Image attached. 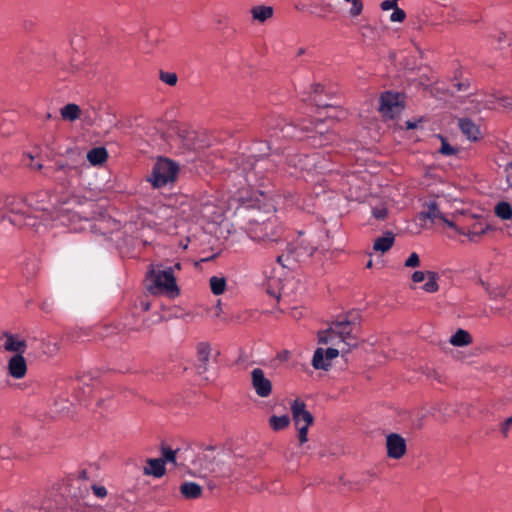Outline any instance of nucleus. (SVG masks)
Masks as SVG:
<instances>
[{
    "label": "nucleus",
    "instance_id": "obj_26",
    "mask_svg": "<svg viewBox=\"0 0 512 512\" xmlns=\"http://www.w3.org/2000/svg\"><path fill=\"white\" fill-rule=\"evenodd\" d=\"M181 494L187 499H197L201 496L202 488L194 482H185L180 487Z\"/></svg>",
    "mask_w": 512,
    "mask_h": 512
},
{
    "label": "nucleus",
    "instance_id": "obj_34",
    "mask_svg": "<svg viewBox=\"0 0 512 512\" xmlns=\"http://www.w3.org/2000/svg\"><path fill=\"white\" fill-rule=\"evenodd\" d=\"M351 4L349 14L351 17H358L363 11V3L361 0H344Z\"/></svg>",
    "mask_w": 512,
    "mask_h": 512
},
{
    "label": "nucleus",
    "instance_id": "obj_15",
    "mask_svg": "<svg viewBox=\"0 0 512 512\" xmlns=\"http://www.w3.org/2000/svg\"><path fill=\"white\" fill-rule=\"evenodd\" d=\"M3 348L15 355H23L26 352L27 344L19 335L5 332L3 333Z\"/></svg>",
    "mask_w": 512,
    "mask_h": 512
},
{
    "label": "nucleus",
    "instance_id": "obj_28",
    "mask_svg": "<svg viewBox=\"0 0 512 512\" xmlns=\"http://www.w3.org/2000/svg\"><path fill=\"white\" fill-rule=\"evenodd\" d=\"M494 212L502 220H510L512 218V206L506 201L497 203Z\"/></svg>",
    "mask_w": 512,
    "mask_h": 512
},
{
    "label": "nucleus",
    "instance_id": "obj_36",
    "mask_svg": "<svg viewBox=\"0 0 512 512\" xmlns=\"http://www.w3.org/2000/svg\"><path fill=\"white\" fill-rule=\"evenodd\" d=\"M58 203L60 205H66V204H69V205H80L81 204V198L77 195H74V194H71L69 196H61L59 199H58Z\"/></svg>",
    "mask_w": 512,
    "mask_h": 512
},
{
    "label": "nucleus",
    "instance_id": "obj_12",
    "mask_svg": "<svg viewBox=\"0 0 512 512\" xmlns=\"http://www.w3.org/2000/svg\"><path fill=\"white\" fill-rule=\"evenodd\" d=\"M263 287L268 295L279 300L283 289L282 270L272 268L269 272L265 271Z\"/></svg>",
    "mask_w": 512,
    "mask_h": 512
},
{
    "label": "nucleus",
    "instance_id": "obj_55",
    "mask_svg": "<svg viewBox=\"0 0 512 512\" xmlns=\"http://www.w3.org/2000/svg\"><path fill=\"white\" fill-rule=\"evenodd\" d=\"M85 395H88L91 393V388L89 386H87L86 390H84L83 392Z\"/></svg>",
    "mask_w": 512,
    "mask_h": 512
},
{
    "label": "nucleus",
    "instance_id": "obj_38",
    "mask_svg": "<svg viewBox=\"0 0 512 512\" xmlns=\"http://www.w3.org/2000/svg\"><path fill=\"white\" fill-rule=\"evenodd\" d=\"M212 208H214V206H212L208 203L204 204L203 209H202V214L204 217H207L212 221H216L217 219H219L221 217V213L215 212V211L210 212V209H212Z\"/></svg>",
    "mask_w": 512,
    "mask_h": 512
},
{
    "label": "nucleus",
    "instance_id": "obj_24",
    "mask_svg": "<svg viewBox=\"0 0 512 512\" xmlns=\"http://www.w3.org/2000/svg\"><path fill=\"white\" fill-rule=\"evenodd\" d=\"M459 127L469 140H477L480 136L479 128L469 119H460Z\"/></svg>",
    "mask_w": 512,
    "mask_h": 512
},
{
    "label": "nucleus",
    "instance_id": "obj_13",
    "mask_svg": "<svg viewBox=\"0 0 512 512\" xmlns=\"http://www.w3.org/2000/svg\"><path fill=\"white\" fill-rule=\"evenodd\" d=\"M252 387L259 397L266 398L272 392V383L265 377L264 372L260 368H255L251 372Z\"/></svg>",
    "mask_w": 512,
    "mask_h": 512
},
{
    "label": "nucleus",
    "instance_id": "obj_44",
    "mask_svg": "<svg viewBox=\"0 0 512 512\" xmlns=\"http://www.w3.org/2000/svg\"><path fill=\"white\" fill-rule=\"evenodd\" d=\"M92 491L94 495L98 498H104L107 496V489L104 486L93 485Z\"/></svg>",
    "mask_w": 512,
    "mask_h": 512
},
{
    "label": "nucleus",
    "instance_id": "obj_64",
    "mask_svg": "<svg viewBox=\"0 0 512 512\" xmlns=\"http://www.w3.org/2000/svg\"><path fill=\"white\" fill-rule=\"evenodd\" d=\"M175 267H176L177 269H180V264H179V263H177V264L175 265Z\"/></svg>",
    "mask_w": 512,
    "mask_h": 512
},
{
    "label": "nucleus",
    "instance_id": "obj_33",
    "mask_svg": "<svg viewBox=\"0 0 512 512\" xmlns=\"http://www.w3.org/2000/svg\"><path fill=\"white\" fill-rule=\"evenodd\" d=\"M73 406V402L66 399H58L55 401L56 412L62 415L69 414Z\"/></svg>",
    "mask_w": 512,
    "mask_h": 512
},
{
    "label": "nucleus",
    "instance_id": "obj_35",
    "mask_svg": "<svg viewBox=\"0 0 512 512\" xmlns=\"http://www.w3.org/2000/svg\"><path fill=\"white\" fill-rule=\"evenodd\" d=\"M488 225H485V226H480V232H475L474 229L471 230V231H463V230H460L459 231V234H462V235H465L467 236L471 241H476L478 240L483 234L486 233V231L488 230Z\"/></svg>",
    "mask_w": 512,
    "mask_h": 512
},
{
    "label": "nucleus",
    "instance_id": "obj_41",
    "mask_svg": "<svg viewBox=\"0 0 512 512\" xmlns=\"http://www.w3.org/2000/svg\"><path fill=\"white\" fill-rule=\"evenodd\" d=\"M457 150L442 138L440 153L446 156L456 154Z\"/></svg>",
    "mask_w": 512,
    "mask_h": 512
},
{
    "label": "nucleus",
    "instance_id": "obj_25",
    "mask_svg": "<svg viewBox=\"0 0 512 512\" xmlns=\"http://www.w3.org/2000/svg\"><path fill=\"white\" fill-rule=\"evenodd\" d=\"M450 344L455 347H464L472 343L470 333L464 329H458L449 340Z\"/></svg>",
    "mask_w": 512,
    "mask_h": 512
},
{
    "label": "nucleus",
    "instance_id": "obj_14",
    "mask_svg": "<svg viewBox=\"0 0 512 512\" xmlns=\"http://www.w3.org/2000/svg\"><path fill=\"white\" fill-rule=\"evenodd\" d=\"M386 449L389 458L400 459L406 453V441L401 435L391 433L386 437Z\"/></svg>",
    "mask_w": 512,
    "mask_h": 512
},
{
    "label": "nucleus",
    "instance_id": "obj_45",
    "mask_svg": "<svg viewBox=\"0 0 512 512\" xmlns=\"http://www.w3.org/2000/svg\"><path fill=\"white\" fill-rule=\"evenodd\" d=\"M495 37L498 42L499 48H503L505 46V44L509 45V43L507 41V35L505 32H498Z\"/></svg>",
    "mask_w": 512,
    "mask_h": 512
},
{
    "label": "nucleus",
    "instance_id": "obj_9",
    "mask_svg": "<svg viewBox=\"0 0 512 512\" xmlns=\"http://www.w3.org/2000/svg\"><path fill=\"white\" fill-rule=\"evenodd\" d=\"M450 206L451 202L446 196L437 195L424 203L419 218L430 219L431 221L440 220V218H443V215L448 214Z\"/></svg>",
    "mask_w": 512,
    "mask_h": 512
},
{
    "label": "nucleus",
    "instance_id": "obj_29",
    "mask_svg": "<svg viewBox=\"0 0 512 512\" xmlns=\"http://www.w3.org/2000/svg\"><path fill=\"white\" fill-rule=\"evenodd\" d=\"M269 424L274 431H280L289 426L290 418L288 415H282V416L273 415L269 419Z\"/></svg>",
    "mask_w": 512,
    "mask_h": 512
},
{
    "label": "nucleus",
    "instance_id": "obj_20",
    "mask_svg": "<svg viewBox=\"0 0 512 512\" xmlns=\"http://www.w3.org/2000/svg\"><path fill=\"white\" fill-rule=\"evenodd\" d=\"M147 467H144L145 475L160 478L165 474V461L162 459H147Z\"/></svg>",
    "mask_w": 512,
    "mask_h": 512
},
{
    "label": "nucleus",
    "instance_id": "obj_22",
    "mask_svg": "<svg viewBox=\"0 0 512 512\" xmlns=\"http://www.w3.org/2000/svg\"><path fill=\"white\" fill-rule=\"evenodd\" d=\"M394 240L395 236L392 232H385L383 236L375 239L373 249L375 251L385 253L393 246Z\"/></svg>",
    "mask_w": 512,
    "mask_h": 512
},
{
    "label": "nucleus",
    "instance_id": "obj_52",
    "mask_svg": "<svg viewBox=\"0 0 512 512\" xmlns=\"http://www.w3.org/2000/svg\"><path fill=\"white\" fill-rule=\"evenodd\" d=\"M141 307L144 311H148L150 309V304L148 302H141Z\"/></svg>",
    "mask_w": 512,
    "mask_h": 512
},
{
    "label": "nucleus",
    "instance_id": "obj_3",
    "mask_svg": "<svg viewBox=\"0 0 512 512\" xmlns=\"http://www.w3.org/2000/svg\"><path fill=\"white\" fill-rule=\"evenodd\" d=\"M47 196L46 192L30 195L27 198H21L14 195L4 196L1 194L2 211H7L13 216L9 217V221L13 225L33 226L31 223L32 213L35 211H46L48 207L39 203L35 198Z\"/></svg>",
    "mask_w": 512,
    "mask_h": 512
},
{
    "label": "nucleus",
    "instance_id": "obj_1",
    "mask_svg": "<svg viewBox=\"0 0 512 512\" xmlns=\"http://www.w3.org/2000/svg\"><path fill=\"white\" fill-rule=\"evenodd\" d=\"M356 329L357 323L347 315H340L328 323L322 331V345H329L325 351L322 349V370H329L332 360L340 354L344 357L357 346Z\"/></svg>",
    "mask_w": 512,
    "mask_h": 512
},
{
    "label": "nucleus",
    "instance_id": "obj_37",
    "mask_svg": "<svg viewBox=\"0 0 512 512\" xmlns=\"http://www.w3.org/2000/svg\"><path fill=\"white\" fill-rule=\"evenodd\" d=\"M160 79L167 85L174 86L177 83V75L173 72H160Z\"/></svg>",
    "mask_w": 512,
    "mask_h": 512
},
{
    "label": "nucleus",
    "instance_id": "obj_46",
    "mask_svg": "<svg viewBox=\"0 0 512 512\" xmlns=\"http://www.w3.org/2000/svg\"><path fill=\"white\" fill-rule=\"evenodd\" d=\"M397 1L398 0H384L381 3L380 7L384 11H388V10L394 9L397 6Z\"/></svg>",
    "mask_w": 512,
    "mask_h": 512
},
{
    "label": "nucleus",
    "instance_id": "obj_8",
    "mask_svg": "<svg viewBox=\"0 0 512 512\" xmlns=\"http://www.w3.org/2000/svg\"><path fill=\"white\" fill-rule=\"evenodd\" d=\"M178 172V165L168 159H159L152 170L149 181L156 188L163 187L173 182Z\"/></svg>",
    "mask_w": 512,
    "mask_h": 512
},
{
    "label": "nucleus",
    "instance_id": "obj_2",
    "mask_svg": "<svg viewBox=\"0 0 512 512\" xmlns=\"http://www.w3.org/2000/svg\"><path fill=\"white\" fill-rule=\"evenodd\" d=\"M240 161V165L231 176L238 180L241 187L244 184L249 187H265L270 183L277 168L275 160L269 157L250 155L241 158Z\"/></svg>",
    "mask_w": 512,
    "mask_h": 512
},
{
    "label": "nucleus",
    "instance_id": "obj_19",
    "mask_svg": "<svg viewBox=\"0 0 512 512\" xmlns=\"http://www.w3.org/2000/svg\"><path fill=\"white\" fill-rule=\"evenodd\" d=\"M252 19L258 23H264L273 17L274 9L272 6L257 5L250 10Z\"/></svg>",
    "mask_w": 512,
    "mask_h": 512
},
{
    "label": "nucleus",
    "instance_id": "obj_39",
    "mask_svg": "<svg viewBox=\"0 0 512 512\" xmlns=\"http://www.w3.org/2000/svg\"><path fill=\"white\" fill-rule=\"evenodd\" d=\"M406 18V13L403 9L396 6L393 9V13L390 15V21L391 22H403Z\"/></svg>",
    "mask_w": 512,
    "mask_h": 512
},
{
    "label": "nucleus",
    "instance_id": "obj_11",
    "mask_svg": "<svg viewBox=\"0 0 512 512\" xmlns=\"http://www.w3.org/2000/svg\"><path fill=\"white\" fill-rule=\"evenodd\" d=\"M401 95L393 92H385L380 97L379 111L386 118H394L402 111Z\"/></svg>",
    "mask_w": 512,
    "mask_h": 512
},
{
    "label": "nucleus",
    "instance_id": "obj_21",
    "mask_svg": "<svg viewBox=\"0 0 512 512\" xmlns=\"http://www.w3.org/2000/svg\"><path fill=\"white\" fill-rule=\"evenodd\" d=\"M108 152L104 147H95L87 152V160L93 166L102 165L107 161Z\"/></svg>",
    "mask_w": 512,
    "mask_h": 512
},
{
    "label": "nucleus",
    "instance_id": "obj_47",
    "mask_svg": "<svg viewBox=\"0 0 512 512\" xmlns=\"http://www.w3.org/2000/svg\"><path fill=\"white\" fill-rule=\"evenodd\" d=\"M426 277H427V272L415 271L412 274V281L415 283H420V282L424 281L426 279Z\"/></svg>",
    "mask_w": 512,
    "mask_h": 512
},
{
    "label": "nucleus",
    "instance_id": "obj_18",
    "mask_svg": "<svg viewBox=\"0 0 512 512\" xmlns=\"http://www.w3.org/2000/svg\"><path fill=\"white\" fill-rule=\"evenodd\" d=\"M484 107L487 109H508L512 111V98L509 96H489L484 103Z\"/></svg>",
    "mask_w": 512,
    "mask_h": 512
},
{
    "label": "nucleus",
    "instance_id": "obj_30",
    "mask_svg": "<svg viewBox=\"0 0 512 512\" xmlns=\"http://www.w3.org/2000/svg\"><path fill=\"white\" fill-rule=\"evenodd\" d=\"M438 274L433 271H427V281L423 285V290L427 293H435L439 289L438 285Z\"/></svg>",
    "mask_w": 512,
    "mask_h": 512
},
{
    "label": "nucleus",
    "instance_id": "obj_5",
    "mask_svg": "<svg viewBox=\"0 0 512 512\" xmlns=\"http://www.w3.org/2000/svg\"><path fill=\"white\" fill-rule=\"evenodd\" d=\"M226 458H228V455L215 453L213 448H208L205 453L194 460V465L205 475L213 474L219 477H230L232 469L227 464Z\"/></svg>",
    "mask_w": 512,
    "mask_h": 512
},
{
    "label": "nucleus",
    "instance_id": "obj_51",
    "mask_svg": "<svg viewBox=\"0 0 512 512\" xmlns=\"http://www.w3.org/2000/svg\"><path fill=\"white\" fill-rule=\"evenodd\" d=\"M440 220L443 221L448 227L454 229L457 233H459L461 230L458 229L457 226L446 217V215H443V218H440Z\"/></svg>",
    "mask_w": 512,
    "mask_h": 512
},
{
    "label": "nucleus",
    "instance_id": "obj_23",
    "mask_svg": "<svg viewBox=\"0 0 512 512\" xmlns=\"http://www.w3.org/2000/svg\"><path fill=\"white\" fill-rule=\"evenodd\" d=\"M210 357V346L207 343L197 345L198 372L203 373L207 370V364Z\"/></svg>",
    "mask_w": 512,
    "mask_h": 512
},
{
    "label": "nucleus",
    "instance_id": "obj_61",
    "mask_svg": "<svg viewBox=\"0 0 512 512\" xmlns=\"http://www.w3.org/2000/svg\"><path fill=\"white\" fill-rule=\"evenodd\" d=\"M27 156L29 157V159H30V160H31V162H32V161H33V159H34V158H33V156H32V155H30V154H28Z\"/></svg>",
    "mask_w": 512,
    "mask_h": 512
},
{
    "label": "nucleus",
    "instance_id": "obj_10",
    "mask_svg": "<svg viewBox=\"0 0 512 512\" xmlns=\"http://www.w3.org/2000/svg\"><path fill=\"white\" fill-rule=\"evenodd\" d=\"M316 250L317 245L313 244L309 240L303 239L298 244L297 248H295V250L289 249V254L287 256L279 255L277 257V262L282 266V268H291V256L296 262H305L313 256Z\"/></svg>",
    "mask_w": 512,
    "mask_h": 512
},
{
    "label": "nucleus",
    "instance_id": "obj_50",
    "mask_svg": "<svg viewBox=\"0 0 512 512\" xmlns=\"http://www.w3.org/2000/svg\"><path fill=\"white\" fill-rule=\"evenodd\" d=\"M512 427V416L508 418L501 427L502 434L506 437L508 435L509 429Z\"/></svg>",
    "mask_w": 512,
    "mask_h": 512
},
{
    "label": "nucleus",
    "instance_id": "obj_42",
    "mask_svg": "<svg viewBox=\"0 0 512 512\" xmlns=\"http://www.w3.org/2000/svg\"><path fill=\"white\" fill-rule=\"evenodd\" d=\"M387 208L385 206H377L372 210L373 216L378 220H384L387 217Z\"/></svg>",
    "mask_w": 512,
    "mask_h": 512
},
{
    "label": "nucleus",
    "instance_id": "obj_17",
    "mask_svg": "<svg viewBox=\"0 0 512 512\" xmlns=\"http://www.w3.org/2000/svg\"><path fill=\"white\" fill-rule=\"evenodd\" d=\"M8 372L14 379H21L26 375L27 364L23 355H14L8 361Z\"/></svg>",
    "mask_w": 512,
    "mask_h": 512
},
{
    "label": "nucleus",
    "instance_id": "obj_7",
    "mask_svg": "<svg viewBox=\"0 0 512 512\" xmlns=\"http://www.w3.org/2000/svg\"><path fill=\"white\" fill-rule=\"evenodd\" d=\"M290 409L295 428L298 432L297 437L299 443L300 445H303L308 441V428L312 425L314 418L306 409V404L300 399L293 400L291 402Z\"/></svg>",
    "mask_w": 512,
    "mask_h": 512
},
{
    "label": "nucleus",
    "instance_id": "obj_43",
    "mask_svg": "<svg viewBox=\"0 0 512 512\" xmlns=\"http://www.w3.org/2000/svg\"><path fill=\"white\" fill-rule=\"evenodd\" d=\"M420 264V259H419V256L417 253L413 252L408 258L407 260L405 261V266L406 267H410V268H414V267H417L419 266Z\"/></svg>",
    "mask_w": 512,
    "mask_h": 512
},
{
    "label": "nucleus",
    "instance_id": "obj_4",
    "mask_svg": "<svg viewBox=\"0 0 512 512\" xmlns=\"http://www.w3.org/2000/svg\"><path fill=\"white\" fill-rule=\"evenodd\" d=\"M146 288L153 295H165L175 298L180 294L173 268L171 267L162 269L160 266H152L146 275Z\"/></svg>",
    "mask_w": 512,
    "mask_h": 512
},
{
    "label": "nucleus",
    "instance_id": "obj_16",
    "mask_svg": "<svg viewBox=\"0 0 512 512\" xmlns=\"http://www.w3.org/2000/svg\"><path fill=\"white\" fill-rule=\"evenodd\" d=\"M81 173L82 169L78 166L60 164L56 167L53 178L55 181L65 186L66 184H70L72 178L79 177Z\"/></svg>",
    "mask_w": 512,
    "mask_h": 512
},
{
    "label": "nucleus",
    "instance_id": "obj_57",
    "mask_svg": "<svg viewBox=\"0 0 512 512\" xmlns=\"http://www.w3.org/2000/svg\"><path fill=\"white\" fill-rule=\"evenodd\" d=\"M78 401L80 404H82V403H85L86 400L84 398H78Z\"/></svg>",
    "mask_w": 512,
    "mask_h": 512
},
{
    "label": "nucleus",
    "instance_id": "obj_60",
    "mask_svg": "<svg viewBox=\"0 0 512 512\" xmlns=\"http://www.w3.org/2000/svg\"><path fill=\"white\" fill-rule=\"evenodd\" d=\"M53 347H54L53 351H57L58 350V346H57L56 343L53 344Z\"/></svg>",
    "mask_w": 512,
    "mask_h": 512
},
{
    "label": "nucleus",
    "instance_id": "obj_53",
    "mask_svg": "<svg viewBox=\"0 0 512 512\" xmlns=\"http://www.w3.org/2000/svg\"><path fill=\"white\" fill-rule=\"evenodd\" d=\"M29 166L32 168V169H36V170H39L42 168V165L40 163H30Z\"/></svg>",
    "mask_w": 512,
    "mask_h": 512
},
{
    "label": "nucleus",
    "instance_id": "obj_49",
    "mask_svg": "<svg viewBox=\"0 0 512 512\" xmlns=\"http://www.w3.org/2000/svg\"><path fill=\"white\" fill-rule=\"evenodd\" d=\"M312 365L315 369H320V347L314 351Z\"/></svg>",
    "mask_w": 512,
    "mask_h": 512
},
{
    "label": "nucleus",
    "instance_id": "obj_32",
    "mask_svg": "<svg viewBox=\"0 0 512 512\" xmlns=\"http://www.w3.org/2000/svg\"><path fill=\"white\" fill-rule=\"evenodd\" d=\"M210 289L214 295H221L226 289V280L224 277L213 276L210 278Z\"/></svg>",
    "mask_w": 512,
    "mask_h": 512
},
{
    "label": "nucleus",
    "instance_id": "obj_59",
    "mask_svg": "<svg viewBox=\"0 0 512 512\" xmlns=\"http://www.w3.org/2000/svg\"><path fill=\"white\" fill-rule=\"evenodd\" d=\"M333 199H337L338 201L341 199L340 195H335L332 197Z\"/></svg>",
    "mask_w": 512,
    "mask_h": 512
},
{
    "label": "nucleus",
    "instance_id": "obj_48",
    "mask_svg": "<svg viewBox=\"0 0 512 512\" xmlns=\"http://www.w3.org/2000/svg\"><path fill=\"white\" fill-rule=\"evenodd\" d=\"M295 8H296L298 11H302V12H308V11H310V5L307 3V0H299V1L295 4Z\"/></svg>",
    "mask_w": 512,
    "mask_h": 512
},
{
    "label": "nucleus",
    "instance_id": "obj_58",
    "mask_svg": "<svg viewBox=\"0 0 512 512\" xmlns=\"http://www.w3.org/2000/svg\"><path fill=\"white\" fill-rule=\"evenodd\" d=\"M366 266H367V268H371V267H372V261H371V260H370V261H368V263H367V265H366Z\"/></svg>",
    "mask_w": 512,
    "mask_h": 512
},
{
    "label": "nucleus",
    "instance_id": "obj_63",
    "mask_svg": "<svg viewBox=\"0 0 512 512\" xmlns=\"http://www.w3.org/2000/svg\"><path fill=\"white\" fill-rule=\"evenodd\" d=\"M258 192L260 193V195H264L265 194V192L262 191V190H258Z\"/></svg>",
    "mask_w": 512,
    "mask_h": 512
},
{
    "label": "nucleus",
    "instance_id": "obj_62",
    "mask_svg": "<svg viewBox=\"0 0 512 512\" xmlns=\"http://www.w3.org/2000/svg\"><path fill=\"white\" fill-rule=\"evenodd\" d=\"M303 52H304L303 49H300L299 52H298V55L303 54Z\"/></svg>",
    "mask_w": 512,
    "mask_h": 512
},
{
    "label": "nucleus",
    "instance_id": "obj_54",
    "mask_svg": "<svg viewBox=\"0 0 512 512\" xmlns=\"http://www.w3.org/2000/svg\"><path fill=\"white\" fill-rule=\"evenodd\" d=\"M406 125H407V128L408 129H414L416 127V124L410 122V121H407L406 122Z\"/></svg>",
    "mask_w": 512,
    "mask_h": 512
},
{
    "label": "nucleus",
    "instance_id": "obj_31",
    "mask_svg": "<svg viewBox=\"0 0 512 512\" xmlns=\"http://www.w3.org/2000/svg\"><path fill=\"white\" fill-rule=\"evenodd\" d=\"M343 115V111L334 105H322V120L325 119H340Z\"/></svg>",
    "mask_w": 512,
    "mask_h": 512
},
{
    "label": "nucleus",
    "instance_id": "obj_56",
    "mask_svg": "<svg viewBox=\"0 0 512 512\" xmlns=\"http://www.w3.org/2000/svg\"><path fill=\"white\" fill-rule=\"evenodd\" d=\"M479 226H482L481 224H479ZM474 231L475 232H480V227H477L476 225L474 226Z\"/></svg>",
    "mask_w": 512,
    "mask_h": 512
},
{
    "label": "nucleus",
    "instance_id": "obj_6",
    "mask_svg": "<svg viewBox=\"0 0 512 512\" xmlns=\"http://www.w3.org/2000/svg\"><path fill=\"white\" fill-rule=\"evenodd\" d=\"M282 230L276 217H270L262 222L251 220L247 227L249 238L255 242H277Z\"/></svg>",
    "mask_w": 512,
    "mask_h": 512
},
{
    "label": "nucleus",
    "instance_id": "obj_40",
    "mask_svg": "<svg viewBox=\"0 0 512 512\" xmlns=\"http://www.w3.org/2000/svg\"><path fill=\"white\" fill-rule=\"evenodd\" d=\"M162 455H163V458H161L162 460L166 462H172V463H175L176 461V451L172 450L171 448H166V447H163L162 448Z\"/></svg>",
    "mask_w": 512,
    "mask_h": 512
},
{
    "label": "nucleus",
    "instance_id": "obj_27",
    "mask_svg": "<svg viewBox=\"0 0 512 512\" xmlns=\"http://www.w3.org/2000/svg\"><path fill=\"white\" fill-rule=\"evenodd\" d=\"M80 107L77 104L69 103L60 110L61 117L64 120L75 121L80 117Z\"/></svg>",
    "mask_w": 512,
    "mask_h": 512
}]
</instances>
